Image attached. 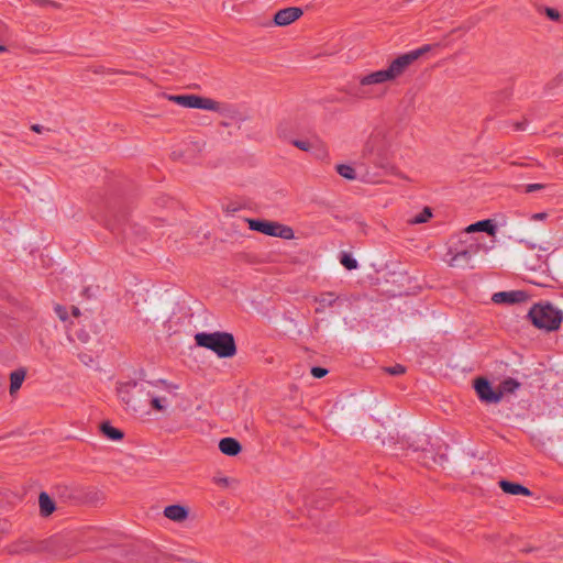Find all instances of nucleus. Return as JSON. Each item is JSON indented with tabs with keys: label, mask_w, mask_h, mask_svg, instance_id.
Here are the masks:
<instances>
[{
	"label": "nucleus",
	"mask_w": 563,
	"mask_h": 563,
	"mask_svg": "<svg viewBox=\"0 0 563 563\" xmlns=\"http://www.w3.org/2000/svg\"><path fill=\"white\" fill-rule=\"evenodd\" d=\"M429 49V46H423L413 51H410L397 58H395L387 68L380 69L360 78L358 88L355 96L360 98H371L374 96L373 86L383 85L388 81H393L398 78L407 67L418 59L424 52Z\"/></svg>",
	"instance_id": "f257e3e1"
},
{
	"label": "nucleus",
	"mask_w": 563,
	"mask_h": 563,
	"mask_svg": "<svg viewBox=\"0 0 563 563\" xmlns=\"http://www.w3.org/2000/svg\"><path fill=\"white\" fill-rule=\"evenodd\" d=\"M528 318L537 329L552 332L561 327L563 312L550 302H538L530 308Z\"/></svg>",
	"instance_id": "f03ea898"
},
{
	"label": "nucleus",
	"mask_w": 563,
	"mask_h": 563,
	"mask_svg": "<svg viewBox=\"0 0 563 563\" xmlns=\"http://www.w3.org/2000/svg\"><path fill=\"white\" fill-rule=\"evenodd\" d=\"M197 345L214 352L219 357H231L236 352L234 338L227 332H199L195 335Z\"/></svg>",
	"instance_id": "7ed1b4c3"
},
{
	"label": "nucleus",
	"mask_w": 563,
	"mask_h": 563,
	"mask_svg": "<svg viewBox=\"0 0 563 563\" xmlns=\"http://www.w3.org/2000/svg\"><path fill=\"white\" fill-rule=\"evenodd\" d=\"M178 388L179 386L174 383L165 379H156L147 382L146 387H143V390L145 391L152 407L157 411H164L169 407L170 401L161 393L175 395Z\"/></svg>",
	"instance_id": "20e7f679"
},
{
	"label": "nucleus",
	"mask_w": 563,
	"mask_h": 563,
	"mask_svg": "<svg viewBox=\"0 0 563 563\" xmlns=\"http://www.w3.org/2000/svg\"><path fill=\"white\" fill-rule=\"evenodd\" d=\"M249 228L265 235L277 236L285 240H290L295 235L291 228L274 221L251 219L249 220Z\"/></svg>",
	"instance_id": "39448f33"
},
{
	"label": "nucleus",
	"mask_w": 563,
	"mask_h": 563,
	"mask_svg": "<svg viewBox=\"0 0 563 563\" xmlns=\"http://www.w3.org/2000/svg\"><path fill=\"white\" fill-rule=\"evenodd\" d=\"M468 250L475 252L484 251L485 253H487L485 243L481 240V238L470 235L467 232L462 231L449 240L448 252Z\"/></svg>",
	"instance_id": "423d86ee"
},
{
	"label": "nucleus",
	"mask_w": 563,
	"mask_h": 563,
	"mask_svg": "<svg viewBox=\"0 0 563 563\" xmlns=\"http://www.w3.org/2000/svg\"><path fill=\"white\" fill-rule=\"evenodd\" d=\"M170 100H173L175 103L184 108L203 109L210 111H216L219 109V104L217 101L209 98H202L196 95H176L172 96Z\"/></svg>",
	"instance_id": "0eeeda50"
},
{
	"label": "nucleus",
	"mask_w": 563,
	"mask_h": 563,
	"mask_svg": "<svg viewBox=\"0 0 563 563\" xmlns=\"http://www.w3.org/2000/svg\"><path fill=\"white\" fill-rule=\"evenodd\" d=\"M479 252L475 251H456V252H446L445 262L449 266L454 268H466L472 267L475 262V256Z\"/></svg>",
	"instance_id": "6e6552de"
},
{
	"label": "nucleus",
	"mask_w": 563,
	"mask_h": 563,
	"mask_svg": "<svg viewBox=\"0 0 563 563\" xmlns=\"http://www.w3.org/2000/svg\"><path fill=\"white\" fill-rule=\"evenodd\" d=\"M302 14V10L297 7L282 9L275 13L274 22L276 25L286 26L298 20Z\"/></svg>",
	"instance_id": "1a4fd4ad"
},
{
	"label": "nucleus",
	"mask_w": 563,
	"mask_h": 563,
	"mask_svg": "<svg viewBox=\"0 0 563 563\" xmlns=\"http://www.w3.org/2000/svg\"><path fill=\"white\" fill-rule=\"evenodd\" d=\"M529 295L523 290L495 292V303H520L527 301Z\"/></svg>",
	"instance_id": "9d476101"
},
{
	"label": "nucleus",
	"mask_w": 563,
	"mask_h": 563,
	"mask_svg": "<svg viewBox=\"0 0 563 563\" xmlns=\"http://www.w3.org/2000/svg\"><path fill=\"white\" fill-rule=\"evenodd\" d=\"M520 387V383L515 378L508 377L499 383L498 389L495 390V401L512 395Z\"/></svg>",
	"instance_id": "9b49d317"
},
{
	"label": "nucleus",
	"mask_w": 563,
	"mask_h": 563,
	"mask_svg": "<svg viewBox=\"0 0 563 563\" xmlns=\"http://www.w3.org/2000/svg\"><path fill=\"white\" fill-rule=\"evenodd\" d=\"M499 486L504 493L515 496H531L530 489L522 486L521 484L509 482V481H500Z\"/></svg>",
	"instance_id": "f8f14e48"
},
{
	"label": "nucleus",
	"mask_w": 563,
	"mask_h": 563,
	"mask_svg": "<svg viewBox=\"0 0 563 563\" xmlns=\"http://www.w3.org/2000/svg\"><path fill=\"white\" fill-rule=\"evenodd\" d=\"M474 388L479 399L492 402L493 401V386L486 378H478L475 380Z\"/></svg>",
	"instance_id": "ddd939ff"
},
{
	"label": "nucleus",
	"mask_w": 563,
	"mask_h": 563,
	"mask_svg": "<svg viewBox=\"0 0 563 563\" xmlns=\"http://www.w3.org/2000/svg\"><path fill=\"white\" fill-rule=\"evenodd\" d=\"M219 450L228 456H235L241 451V444L233 438H223L219 442Z\"/></svg>",
	"instance_id": "4468645a"
},
{
	"label": "nucleus",
	"mask_w": 563,
	"mask_h": 563,
	"mask_svg": "<svg viewBox=\"0 0 563 563\" xmlns=\"http://www.w3.org/2000/svg\"><path fill=\"white\" fill-rule=\"evenodd\" d=\"M463 232H467L470 235H473L474 233L477 232H485L488 235L493 236V219H485L476 223L470 224Z\"/></svg>",
	"instance_id": "2eb2a0df"
},
{
	"label": "nucleus",
	"mask_w": 563,
	"mask_h": 563,
	"mask_svg": "<svg viewBox=\"0 0 563 563\" xmlns=\"http://www.w3.org/2000/svg\"><path fill=\"white\" fill-rule=\"evenodd\" d=\"M164 515L173 521H183L187 518L188 511L180 505H170L165 508Z\"/></svg>",
	"instance_id": "dca6fc26"
},
{
	"label": "nucleus",
	"mask_w": 563,
	"mask_h": 563,
	"mask_svg": "<svg viewBox=\"0 0 563 563\" xmlns=\"http://www.w3.org/2000/svg\"><path fill=\"white\" fill-rule=\"evenodd\" d=\"M336 298L338 297L333 292L320 294L314 298L316 303H318L316 312H322L325 310V308L331 307L335 302Z\"/></svg>",
	"instance_id": "f3484780"
},
{
	"label": "nucleus",
	"mask_w": 563,
	"mask_h": 563,
	"mask_svg": "<svg viewBox=\"0 0 563 563\" xmlns=\"http://www.w3.org/2000/svg\"><path fill=\"white\" fill-rule=\"evenodd\" d=\"M25 375H26V373L23 368L13 371L10 374V394L11 395L16 393L21 388V386L25 379Z\"/></svg>",
	"instance_id": "a211bd4d"
},
{
	"label": "nucleus",
	"mask_w": 563,
	"mask_h": 563,
	"mask_svg": "<svg viewBox=\"0 0 563 563\" xmlns=\"http://www.w3.org/2000/svg\"><path fill=\"white\" fill-rule=\"evenodd\" d=\"M100 430L103 433V435L111 441H119L123 438V432L112 427L109 422H103L100 427Z\"/></svg>",
	"instance_id": "6ab92c4d"
},
{
	"label": "nucleus",
	"mask_w": 563,
	"mask_h": 563,
	"mask_svg": "<svg viewBox=\"0 0 563 563\" xmlns=\"http://www.w3.org/2000/svg\"><path fill=\"white\" fill-rule=\"evenodd\" d=\"M38 504H40L41 514L44 516L51 515L55 509L53 500L46 493L40 494Z\"/></svg>",
	"instance_id": "aec40b11"
},
{
	"label": "nucleus",
	"mask_w": 563,
	"mask_h": 563,
	"mask_svg": "<svg viewBox=\"0 0 563 563\" xmlns=\"http://www.w3.org/2000/svg\"><path fill=\"white\" fill-rule=\"evenodd\" d=\"M336 172L345 179L353 180L356 178L355 170L351 165L339 164L336 165Z\"/></svg>",
	"instance_id": "412c9836"
},
{
	"label": "nucleus",
	"mask_w": 563,
	"mask_h": 563,
	"mask_svg": "<svg viewBox=\"0 0 563 563\" xmlns=\"http://www.w3.org/2000/svg\"><path fill=\"white\" fill-rule=\"evenodd\" d=\"M432 217V213L429 208H424L420 213L415 216L410 223L412 224H420L427 222Z\"/></svg>",
	"instance_id": "4be33fe9"
},
{
	"label": "nucleus",
	"mask_w": 563,
	"mask_h": 563,
	"mask_svg": "<svg viewBox=\"0 0 563 563\" xmlns=\"http://www.w3.org/2000/svg\"><path fill=\"white\" fill-rule=\"evenodd\" d=\"M341 264L349 271L357 268V261L349 254H343Z\"/></svg>",
	"instance_id": "5701e85b"
},
{
	"label": "nucleus",
	"mask_w": 563,
	"mask_h": 563,
	"mask_svg": "<svg viewBox=\"0 0 563 563\" xmlns=\"http://www.w3.org/2000/svg\"><path fill=\"white\" fill-rule=\"evenodd\" d=\"M294 145L305 152H310L313 148L309 140H296L294 141Z\"/></svg>",
	"instance_id": "b1692460"
},
{
	"label": "nucleus",
	"mask_w": 563,
	"mask_h": 563,
	"mask_svg": "<svg viewBox=\"0 0 563 563\" xmlns=\"http://www.w3.org/2000/svg\"><path fill=\"white\" fill-rule=\"evenodd\" d=\"M385 371H386L388 374H390V375H395V376H397V375H401V374H404V373H405V371H406V368H405V366H404V365H401V364H396V365H394V366H388V367H386V368H385Z\"/></svg>",
	"instance_id": "393cba45"
},
{
	"label": "nucleus",
	"mask_w": 563,
	"mask_h": 563,
	"mask_svg": "<svg viewBox=\"0 0 563 563\" xmlns=\"http://www.w3.org/2000/svg\"><path fill=\"white\" fill-rule=\"evenodd\" d=\"M544 13L552 21H559L561 18V13L559 12V10L554 8H547L544 10Z\"/></svg>",
	"instance_id": "a878e982"
},
{
	"label": "nucleus",
	"mask_w": 563,
	"mask_h": 563,
	"mask_svg": "<svg viewBox=\"0 0 563 563\" xmlns=\"http://www.w3.org/2000/svg\"><path fill=\"white\" fill-rule=\"evenodd\" d=\"M311 374L316 378H322L328 374V371L325 368L314 366L311 368Z\"/></svg>",
	"instance_id": "bb28decb"
},
{
	"label": "nucleus",
	"mask_w": 563,
	"mask_h": 563,
	"mask_svg": "<svg viewBox=\"0 0 563 563\" xmlns=\"http://www.w3.org/2000/svg\"><path fill=\"white\" fill-rule=\"evenodd\" d=\"M55 312H56V314L58 316V318H59L62 321H66V320L68 319L66 308H64V307H62V306H56V307H55Z\"/></svg>",
	"instance_id": "cd10ccee"
},
{
	"label": "nucleus",
	"mask_w": 563,
	"mask_h": 563,
	"mask_svg": "<svg viewBox=\"0 0 563 563\" xmlns=\"http://www.w3.org/2000/svg\"><path fill=\"white\" fill-rule=\"evenodd\" d=\"M120 397H121L122 401H124L126 404V406L129 408H131L133 411H137L139 410V406H136L134 402L130 401V399H128L125 397V395H123V393L120 394Z\"/></svg>",
	"instance_id": "c85d7f7f"
},
{
	"label": "nucleus",
	"mask_w": 563,
	"mask_h": 563,
	"mask_svg": "<svg viewBox=\"0 0 563 563\" xmlns=\"http://www.w3.org/2000/svg\"><path fill=\"white\" fill-rule=\"evenodd\" d=\"M77 336H78V339H79L82 343H88V342H89V340H90L89 334H88L85 330H80V331L77 333Z\"/></svg>",
	"instance_id": "c756f323"
},
{
	"label": "nucleus",
	"mask_w": 563,
	"mask_h": 563,
	"mask_svg": "<svg viewBox=\"0 0 563 563\" xmlns=\"http://www.w3.org/2000/svg\"><path fill=\"white\" fill-rule=\"evenodd\" d=\"M216 482H217L219 485L227 486V485L229 484V478H227V477H219V478H216Z\"/></svg>",
	"instance_id": "7c9ffc66"
},
{
	"label": "nucleus",
	"mask_w": 563,
	"mask_h": 563,
	"mask_svg": "<svg viewBox=\"0 0 563 563\" xmlns=\"http://www.w3.org/2000/svg\"><path fill=\"white\" fill-rule=\"evenodd\" d=\"M32 130L34 132L41 133L44 130V126L40 125V124H34V125H32Z\"/></svg>",
	"instance_id": "2f4dec72"
},
{
	"label": "nucleus",
	"mask_w": 563,
	"mask_h": 563,
	"mask_svg": "<svg viewBox=\"0 0 563 563\" xmlns=\"http://www.w3.org/2000/svg\"><path fill=\"white\" fill-rule=\"evenodd\" d=\"M81 361L85 363V364H89V362H92V360L86 355H82L81 356Z\"/></svg>",
	"instance_id": "473e14b6"
},
{
	"label": "nucleus",
	"mask_w": 563,
	"mask_h": 563,
	"mask_svg": "<svg viewBox=\"0 0 563 563\" xmlns=\"http://www.w3.org/2000/svg\"><path fill=\"white\" fill-rule=\"evenodd\" d=\"M73 314L77 317L79 314V309L76 307H73Z\"/></svg>",
	"instance_id": "72a5a7b5"
},
{
	"label": "nucleus",
	"mask_w": 563,
	"mask_h": 563,
	"mask_svg": "<svg viewBox=\"0 0 563 563\" xmlns=\"http://www.w3.org/2000/svg\"><path fill=\"white\" fill-rule=\"evenodd\" d=\"M517 129H519V130H525V125H523V124H518V125H517Z\"/></svg>",
	"instance_id": "f704fd0d"
},
{
	"label": "nucleus",
	"mask_w": 563,
	"mask_h": 563,
	"mask_svg": "<svg viewBox=\"0 0 563 563\" xmlns=\"http://www.w3.org/2000/svg\"><path fill=\"white\" fill-rule=\"evenodd\" d=\"M4 51H5L4 46L0 45V53L4 52Z\"/></svg>",
	"instance_id": "c9c22d12"
}]
</instances>
